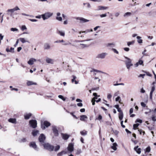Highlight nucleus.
<instances>
[{
  "label": "nucleus",
  "mask_w": 156,
  "mask_h": 156,
  "mask_svg": "<svg viewBox=\"0 0 156 156\" xmlns=\"http://www.w3.org/2000/svg\"><path fill=\"white\" fill-rule=\"evenodd\" d=\"M108 7H105L102 6H99L98 7V10H105L108 9Z\"/></svg>",
  "instance_id": "nucleus-22"
},
{
  "label": "nucleus",
  "mask_w": 156,
  "mask_h": 156,
  "mask_svg": "<svg viewBox=\"0 0 156 156\" xmlns=\"http://www.w3.org/2000/svg\"><path fill=\"white\" fill-rule=\"evenodd\" d=\"M12 31H18V30L16 28H11L10 29Z\"/></svg>",
  "instance_id": "nucleus-44"
},
{
  "label": "nucleus",
  "mask_w": 156,
  "mask_h": 156,
  "mask_svg": "<svg viewBox=\"0 0 156 156\" xmlns=\"http://www.w3.org/2000/svg\"><path fill=\"white\" fill-rule=\"evenodd\" d=\"M36 61V59L34 58H31L30 59L29 61L28 62V63L29 65H32L33 64L34 62Z\"/></svg>",
  "instance_id": "nucleus-17"
},
{
  "label": "nucleus",
  "mask_w": 156,
  "mask_h": 156,
  "mask_svg": "<svg viewBox=\"0 0 156 156\" xmlns=\"http://www.w3.org/2000/svg\"><path fill=\"white\" fill-rule=\"evenodd\" d=\"M58 33L61 36H64L65 35V33L64 32L62 31H58Z\"/></svg>",
  "instance_id": "nucleus-36"
},
{
  "label": "nucleus",
  "mask_w": 156,
  "mask_h": 156,
  "mask_svg": "<svg viewBox=\"0 0 156 156\" xmlns=\"http://www.w3.org/2000/svg\"><path fill=\"white\" fill-rule=\"evenodd\" d=\"M137 38L138 39L137 42L139 44H141L142 43L143 40H142L141 39V37L139 36H138L137 37Z\"/></svg>",
  "instance_id": "nucleus-26"
},
{
  "label": "nucleus",
  "mask_w": 156,
  "mask_h": 156,
  "mask_svg": "<svg viewBox=\"0 0 156 156\" xmlns=\"http://www.w3.org/2000/svg\"><path fill=\"white\" fill-rule=\"evenodd\" d=\"M52 130L54 135L57 136L58 135V130L55 126H53Z\"/></svg>",
  "instance_id": "nucleus-6"
},
{
  "label": "nucleus",
  "mask_w": 156,
  "mask_h": 156,
  "mask_svg": "<svg viewBox=\"0 0 156 156\" xmlns=\"http://www.w3.org/2000/svg\"><path fill=\"white\" fill-rule=\"evenodd\" d=\"M27 29L25 25H23L22 26L21 29L22 31Z\"/></svg>",
  "instance_id": "nucleus-42"
},
{
  "label": "nucleus",
  "mask_w": 156,
  "mask_h": 156,
  "mask_svg": "<svg viewBox=\"0 0 156 156\" xmlns=\"http://www.w3.org/2000/svg\"><path fill=\"white\" fill-rule=\"evenodd\" d=\"M58 97L59 98L62 99L63 101H65L66 100V98L64 97L62 95H59L58 96Z\"/></svg>",
  "instance_id": "nucleus-35"
},
{
  "label": "nucleus",
  "mask_w": 156,
  "mask_h": 156,
  "mask_svg": "<svg viewBox=\"0 0 156 156\" xmlns=\"http://www.w3.org/2000/svg\"><path fill=\"white\" fill-rule=\"evenodd\" d=\"M81 152L80 150H77V151L76 152V154H80L81 153Z\"/></svg>",
  "instance_id": "nucleus-64"
},
{
  "label": "nucleus",
  "mask_w": 156,
  "mask_h": 156,
  "mask_svg": "<svg viewBox=\"0 0 156 156\" xmlns=\"http://www.w3.org/2000/svg\"><path fill=\"white\" fill-rule=\"evenodd\" d=\"M155 89V87L154 86H153V87H152L151 88V90L150 93V99H152V95H153V92L154 91Z\"/></svg>",
  "instance_id": "nucleus-14"
},
{
  "label": "nucleus",
  "mask_w": 156,
  "mask_h": 156,
  "mask_svg": "<svg viewBox=\"0 0 156 156\" xmlns=\"http://www.w3.org/2000/svg\"><path fill=\"white\" fill-rule=\"evenodd\" d=\"M146 74L149 76H152V75L150 74L149 72H145Z\"/></svg>",
  "instance_id": "nucleus-53"
},
{
  "label": "nucleus",
  "mask_w": 156,
  "mask_h": 156,
  "mask_svg": "<svg viewBox=\"0 0 156 156\" xmlns=\"http://www.w3.org/2000/svg\"><path fill=\"white\" fill-rule=\"evenodd\" d=\"M43 145L44 149L50 151H53L54 148V147L53 146L48 143L43 144Z\"/></svg>",
  "instance_id": "nucleus-1"
},
{
  "label": "nucleus",
  "mask_w": 156,
  "mask_h": 156,
  "mask_svg": "<svg viewBox=\"0 0 156 156\" xmlns=\"http://www.w3.org/2000/svg\"><path fill=\"white\" fill-rule=\"evenodd\" d=\"M80 133L82 135L85 136L87 134V132L85 130H84L82 131H80Z\"/></svg>",
  "instance_id": "nucleus-30"
},
{
  "label": "nucleus",
  "mask_w": 156,
  "mask_h": 156,
  "mask_svg": "<svg viewBox=\"0 0 156 156\" xmlns=\"http://www.w3.org/2000/svg\"><path fill=\"white\" fill-rule=\"evenodd\" d=\"M29 20L32 22H36L37 21V20L34 19H29Z\"/></svg>",
  "instance_id": "nucleus-60"
},
{
  "label": "nucleus",
  "mask_w": 156,
  "mask_h": 156,
  "mask_svg": "<svg viewBox=\"0 0 156 156\" xmlns=\"http://www.w3.org/2000/svg\"><path fill=\"white\" fill-rule=\"evenodd\" d=\"M32 114L31 113H29L28 114H26L24 115V118L25 119L27 120L30 119V118Z\"/></svg>",
  "instance_id": "nucleus-15"
},
{
  "label": "nucleus",
  "mask_w": 156,
  "mask_h": 156,
  "mask_svg": "<svg viewBox=\"0 0 156 156\" xmlns=\"http://www.w3.org/2000/svg\"><path fill=\"white\" fill-rule=\"evenodd\" d=\"M56 19L59 21L62 20V18L61 17H57Z\"/></svg>",
  "instance_id": "nucleus-46"
},
{
  "label": "nucleus",
  "mask_w": 156,
  "mask_h": 156,
  "mask_svg": "<svg viewBox=\"0 0 156 156\" xmlns=\"http://www.w3.org/2000/svg\"><path fill=\"white\" fill-rule=\"evenodd\" d=\"M107 16L106 13L104 14H101L100 15V16L101 17H103L106 16Z\"/></svg>",
  "instance_id": "nucleus-54"
},
{
  "label": "nucleus",
  "mask_w": 156,
  "mask_h": 156,
  "mask_svg": "<svg viewBox=\"0 0 156 156\" xmlns=\"http://www.w3.org/2000/svg\"><path fill=\"white\" fill-rule=\"evenodd\" d=\"M62 137L64 140H67L69 137V135L66 133H62Z\"/></svg>",
  "instance_id": "nucleus-12"
},
{
  "label": "nucleus",
  "mask_w": 156,
  "mask_h": 156,
  "mask_svg": "<svg viewBox=\"0 0 156 156\" xmlns=\"http://www.w3.org/2000/svg\"><path fill=\"white\" fill-rule=\"evenodd\" d=\"M72 77H73V79L72 80V83H73V82H74L75 84H77L78 83V81L75 80L76 79V77L74 75H73Z\"/></svg>",
  "instance_id": "nucleus-24"
},
{
  "label": "nucleus",
  "mask_w": 156,
  "mask_h": 156,
  "mask_svg": "<svg viewBox=\"0 0 156 156\" xmlns=\"http://www.w3.org/2000/svg\"><path fill=\"white\" fill-rule=\"evenodd\" d=\"M125 130L128 133H129L130 134H131V132L128 129H125Z\"/></svg>",
  "instance_id": "nucleus-56"
},
{
  "label": "nucleus",
  "mask_w": 156,
  "mask_h": 156,
  "mask_svg": "<svg viewBox=\"0 0 156 156\" xmlns=\"http://www.w3.org/2000/svg\"><path fill=\"white\" fill-rule=\"evenodd\" d=\"M70 114L75 118L76 119H77V117H76V116L74 115V113L73 112H71L70 113Z\"/></svg>",
  "instance_id": "nucleus-58"
},
{
  "label": "nucleus",
  "mask_w": 156,
  "mask_h": 156,
  "mask_svg": "<svg viewBox=\"0 0 156 156\" xmlns=\"http://www.w3.org/2000/svg\"><path fill=\"white\" fill-rule=\"evenodd\" d=\"M45 139V136L43 134H41L39 136L38 140L41 144H44V140Z\"/></svg>",
  "instance_id": "nucleus-4"
},
{
  "label": "nucleus",
  "mask_w": 156,
  "mask_h": 156,
  "mask_svg": "<svg viewBox=\"0 0 156 156\" xmlns=\"http://www.w3.org/2000/svg\"><path fill=\"white\" fill-rule=\"evenodd\" d=\"M50 46L48 43H45L44 44V49H48L50 48Z\"/></svg>",
  "instance_id": "nucleus-20"
},
{
  "label": "nucleus",
  "mask_w": 156,
  "mask_h": 156,
  "mask_svg": "<svg viewBox=\"0 0 156 156\" xmlns=\"http://www.w3.org/2000/svg\"><path fill=\"white\" fill-rule=\"evenodd\" d=\"M95 101H96V100H94V99H92L91 100V102H92V104L93 105H94L95 104Z\"/></svg>",
  "instance_id": "nucleus-52"
},
{
  "label": "nucleus",
  "mask_w": 156,
  "mask_h": 156,
  "mask_svg": "<svg viewBox=\"0 0 156 156\" xmlns=\"http://www.w3.org/2000/svg\"><path fill=\"white\" fill-rule=\"evenodd\" d=\"M66 154V152L64 151H62L61 152L58 153L57 154L58 156H61L63 154Z\"/></svg>",
  "instance_id": "nucleus-28"
},
{
  "label": "nucleus",
  "mask_w": 156,
  "mask_h": 156,
  "mask_svg": "<svg viewBox=\"0 0 156 156\" xmlns=\"http://www.w3.org/2000/svg\"><path fill=\"white\" fill-rule=\"evenodd\" d=\"M27 85L28 86H30L33 85H37V83L34 82L32 81H28L27 83Z\"/></svg>",
  "instance_id": "nucleus-19"
},
{
  "label": "nucleus",
  "mask_w": 156,
  "mask_h": 156,
  "mask_svg": "<svg viewBox=\"0 0 156 156\" xmlns=\"http://www.w3.org/2000/svg\"><path fill=\"white\" fill-rule=\"evenodd\" d=\"M143 61L142 60H139V61H138V62L137 63H136V65L137 66H138V64L141 65H143Z\"/></svg>",
  "instance_id": "nucleus-32"
},
{
  "label": "nucleus",
  "mask_w": 156,
  "mask_h": 156,
  "mask_svg": "<svg viewBox=\"0 0 156 156\" xmlns=\"http://www.w3.org/2000/svg\"><path fill=\"white\" fill-rule=\"evenodd\" d=\"M46 62L48 63L53 64V60L51 58H47L46 59Z\"/></svg>",
  "instance_id": "nucleus-21"
},
{
  "label": "nucleus",
  "mask_w": 156,
  "mask_h": 156,
  "mask_svg": "<svg viewBox=\"0 0 156 156\" xmlns=\"http://www.w3.org/2000/svg\"><path fill=\"white\" fill-rule=\"evenodd\" d=\"M119 117L120 120L121 121L122 119L123 118V113L121 112L119 114Z\"/></svg>",
  "instance_id": "nucleus-27"
},
{
  "label": "nucleus",
  "mask_w": 156,
  "mask_h": 156,
  "mask_svg": "<svg viewBox=\"0 0 156 156\" xmlns=\"http://www.w3.org/2000/svg\"><path fill=\"white\" fill-rule=\"evenodd\" d=\"M135 122H138L141 123L142 122V120L140 119H137L136 120Z\"/></svg>",
  "instance_id": "nucleus-50"
},
{
  "label": "nucleus",
  "mask_w": 156,
  "mask_h": 156,
  "mask_svg": "<svg viewBox=\"0 0 156 156\" xmlns=\"http://www.w3.org/2000/svg\"><path fill=\"white\" fill-rule=\"evenodd\" d=\"M150 147H148L146 149L145 152H149L150 151Z\"/></svg>",
  "instance_id": "nucleus-39"
},
{
  "label": "nucleus",
  "mask_w": 156,
  "mask_h": 156,
  "mask_svg": "<svg viewBox=\"0 0 156 156\" xmlns=\"http://www.w3.org/2000/svg\"><path fill=\"white\" fill-rule=\"evenodd\" d=\"M87 117L85 115H81L80 117V120L81 121L84 122H87Z\"/></svg>",
  "instance_id": "nucleus-8"
},
{
  "label": "nucleus",
  "mask_w": 156,
  "mask_h": 156,
  "mask_svg": "<svg viewBox=\"0 0 156 156\" xmlns=\"http://www.w3.org/2000/svg\"><path fill=\"white\" fill-rule=\"evenodd\" d=\"M123 121L121 120V124L122 127L123 128H125V126L124 125H123Z\"/></svg>",
  "instance_id": "nucleus-47"
},
{
  "label": "nucleus",
  "mask_w": 156,
  "mask_h": 156,
  "mask_svg": "<svg viewBox=\"0 0 156 156\" xmlns=\"http://www.w3.org/2000/svg\"><path fill=\"white\" fill-rule=\"evenodd\" d=\"M134 41H131L128 42L127 43V45L128 46H129L131 44H134Z\"/></svg>",
  "instance_id": "nucleus-38"
},
{
  "label": "nucleus",
  "mask_w": 156,
  "mask_h": 156,
  "mask_svg": "<svg viewBox=\"0 0 156 156\" xmlns=\"http://www.w3.org/2000/svg\"><path fill=\"white\" fill-rule=\"evenodd\" d=\"M131 15V13L130 12H127L124 15V16H130Z\"/></svg>",
  "instance_id": "nucleus-37"
},
{
  "label": "nucleus",
  "mask_w": 156,
  "mask_h": 156,
  "mask_svg": "<svg viewBox=\"0 0 156 156\" xmlns=\"http://www.w3.org/2000/svg\"><path fill=\"white\" fill-rule=\"evenodd\" d=\"M117 146V144L116 143H114L113 144V146L111 147V148L114 151H115L117 149L116 147Z\"/></svg>",
  "instance_id": "nucleus-23"
},
{
  "label": "nucleus",
  "mask_w": 156,
  "mask_h": 156,
  "mask_svg": "<svg viewBox=\"0 0 156 156\" xmlns=\"http://www.w3.org/2000/svg\"><path fill=\"white\" fill-rule=\"evenodd\" d=\"M138 131L139 132L140 134H142V133H143V135H144V134L145 133V132L144 131H143V130H142L141 129H138Z\"/></svg>",
  "instance_id": "nucleus-41"
},
{
  "label": "nucleus",
  "mask_w": 156,
  "mask_h": 156,
  "mask_svg": "<svg viewBox=\"0 0 156 156\" xmlns=\"http://www.w3.org/2000/svg\"><path fill=\"white\" fill-rule=\"evenodd\" d=\"M19 43V39H17L16 41V44L14 45V46L16 47Z\"/></svg>",
  "instance_id": "nucleus-57"
},
{
  "label": "nucleus",
  "mask_w": 156,
  "mask_h": 156,
  "mask_svg": "<svg viewBox=\"0 0 156 156\" xmlns=\"http://www.w3.org/2000/svg\"><path fill=\"white\" fill-rule=\"evenodd\" d=\"M8 121L13 123L16 124V119L15 118H10L8 119Z\"/></svg>",
  "instance_id": "nucleus-18"
},
{
  "label": "nucleus",
  "mask_w": 156,
  "mask_h": 156,
  "mask_svg": "<svg viewBox=\"0 0 156 156\" xmlns=\"http://www.w3.org/2000/svg\"><path fill=\"white\" fill-rule=\"evenodd\" d=\"M133 108H131L129 110V114H131L133 112Z\"/></svg>",
  "instance_id": "nucleus-55"
},
{
  "label": "nucleus",
  "mask_w": 156,
  "mask_h": 156,
  "mask_svg": "<svg viewBox=\"0 0 156 156\" xmlns=\"http://www.w3.org/2000/svg\"><path fill=\"white\" fill-rule=\"evenodd\" d=\"M80 20L81 21H82L84 23V22H88L89 21V20H87V19H84L83 18H81L80 19Z\"/></svg>",
  "instance_id": "nucleus-33"
},
{
  "label": "nucleus",
  "mask_w": 156,
  "mask_h": 156,
  "mask_svg": "<svg viewBox=\"0 0 156 156\" xmlns=\"http://www.w3.org/2000/svg\"><path fill=\"white\" fill-rule=\"evenodd\" d=\"M19 10H20V9L18 6H16L12 9H9L8 10L7 12H10L12 14V13L14 12L15 11Z\"/></svg>",
  "instance_id": "nucleus-9"
},
{
  "label": "nucleus",
  "mask_w": 156,
  "mask_h": 156,
  "mask_svg": "<svg viewBox=\"0 0 156 156\" xmlns=\"http://www.w3.org/2000/svg\"><path fill=\"white\" fill-rule=\"evenodd\" d=\"M14 48L12 47L10 49H9L8 48H7L6 49V51L8 52H10L12 53H14Z\"/></svg>",
  "instance_id": "nucleus-25"
},
{
  "label": "nucleus",
  "mask_w": 156,
  "mask_h": 156,
  "mask_svg": "<svg viewBox=\"0 0 156 156\" xmlns=\"http://www.w3.org/2000/svg\"><path fill=\"white\" fill-rule=\"evenodd\" d=\"M78 106L79 107H82L83 106V104L81 103H78L77 104Z\"/></svg>",
  "instance_id": "nucleus-59"
},
{
  "label": "nucleus",
  "mask_w": 156,
  "mask_h": 156,
  "mask_svg": "<svg viewBox=\"0 0 156 156\" xmlns=\"http://www.w3.org/2000/svg\"><path fill=\"white\" fill-rule=\"evenodd\" d=\"M38 131L37 130H33L32 133V134L34 136H36L38 132Z\"/></svg>",
  "instance_id": "nucleus-29"
},
{
  "label": "nucleus",
  "mask_w": 156,
  "mask_h": 156,
  "mask_svg": "<svg viewBox=\"0 0 156 156\" xmlns=\"http://www.w3.org/2000/svg\"><path fill=\"white\" fill-rule=\"evenodd\" d=\"M29 146L34 148L35 149H36L37 148V146L36 143L34 142H31L29 144Z\"/></svg>",
  "instance_id": "nucleus-10"
},
{
  "label": "nucleus",
  "mask_w": 156,
  "mask_h": 156,
  "mask_svg": "<svg viewBox=\"0 0 156 156\" xmlns=\"http://www.w3.org/2000/svg\"><path fill=\"white\" fill-rule=\"evenodd\" d=\"M112 95L111 94H108L107 96V98L108 99H111V98H112Z\"/></svg>",
  "instance_id": "nucleus-51"
},
{
  "label": "nucleus",
  "mask_w": 156,
  "mask_h": 156,
  "mask_svg": "<svg viewBox=\"0 0 156 156\" xmlns=\"http://www.w3.org/2000/svg\"><path fill=\"white\" fill-rule=\"evenodd\" d=\"M112 50L115 53L118 54L119 53L118 51L115 49L112 48Z\"/></svg>",
  "instance_id": "nucleus-45"
},
{
  "label": "nucleus",
  "mask_w": 156,
  "mask_h": 156,
  "mask_svg": "<svg viewBox=\"0 0 156 156\" xmlns=\"http://www.w3.org/2000/svg\"><path fill=\"white\" fill-rule=\"evenodd\" d=\"M60 148V146L59 145H58L56 146L55 148V151H57L58 150H59Z\"/></svg>",
  "instance_id": "nucleus-40"
},
{
  "label": "nucleus",
  "mask_w": 156,
  "mask_h": 156,
  "mask_svg": "<svg viewBox=\"0 0 156 156\" xmlns=\"http://www.w3.org/2000/svg\"><path fill=\"white\" fill-rule=\"evenodd\" d=\"M139 126V124L138 123L134 124L133 125V129L134 130L136 129H137V127Z\"/></svg>",
  "instance_id": "nucleus-31"
},
{
  "label": "nucleus",
  "mask_w": 156,
  "mask_h": 156,
  "mask_svg": "<svg viewBox=\"0 0 156 156\" xmlns=\"http://www.w3.org/2000/svg\"><path fill=\"white\" fill-rule=\"evenodd\" d=\"M107 54L105 53H102L101 54H98L97 57L98 58H105Z\"/></svg>",
  "instance_id": "nucleus-13"
},
{
  "label": "nucleus",
  "mask_w": 156,
  "mask_h": 156,
  "mask_svg": "<svg viewBox=\"0 0 156 156\" xmlns=\"http://www.w3.org/2000/svg\"><path fill=\"white\" fill-rule=\"evenodd\" d=\"M19 40L23 43H24L26 42L25 39L23 38H19Z\"/></svg>",
  "instance_id": "nucleus-34"
},
{
  "label": "nucleus",
  "mask_w": 156,
  "mask_h": 156,
  "mask_svg": "<svg viewBox=\"0 0 156 156\" xmlns=\"http://www.w3.org/2000/svg\"><path fill=\"white\" fill-rule=\"evenodd\" d=\"M138 146H136L134 147V149L135 151H136V152L138 154H140L141 153V149L140 148H138Z\"/></svg>",
  "instance_id": "nucleus-16"
},
{
  "label": "nucleus",
  "mask_w": 156,
  "mask_h": 156,
  "mask_svg": "<svg viewBox=\"0 0 156 156\" xmlns=\"http://www.w3.org/2000/svg\"><path fill=\"white\" fill-rule=\"evenodd\" d=\"M97 119L98 120H101L102 119V116L100 115H99L98 116V118H97Z\"/></svg>",
  "instance_id": "nucleus-43"
},
{
  "label": "nucleus",
  "mask_w": 156,
  "mask_h": 156,
  "mask_svg": "<svg viewBox=\"0 0 156 156\" xmlns=\"http://www.w3.org/2000/svg\"><path fill=\"white\" fill-rule=\"evenodd\" d=\"M51 125V123L47 121H45L43 122H41V128L43 130H44L46 128H48Z\"/></svg>",
  "instance_id": "nucleus-2"
},
{
  "label": "nucleus",
  "mask_w": 156,
  "mask_h": 156,
  "mask_svg": "<svg viewBox=\"0 0 156 156\" xmlns=\"http://www.w3.org/2000/svg\"><path fill=\"white\" fill-rule=\"evenodd\" d=\"M141 105L143 107H145L146 106V105L143 102L141 103Z\"/></svg>",
  "instance_id": "nucleus-48"
},
{
  "label": "nucleus",
  "mask_w": 156,
  "mask_h": 156,
  "mask_svg": "<svg viewBox=\"0 0 156 156\" xmlns=\"http://www.w3.org/2000/svg\"><path fill=\"white\" fill-rule=\"evenodd\" d=\"M124 83H116L115 84H114V85L115 86H118V85H124Z\"/></svg>",
  "instance_id": "nucleus-49"
},
{
  "label": "nucleus",
  "mask_w": 156,
  "mask_h": 156,
  "mask_svg": "<svg viewBox=\"0 0 156 156\" xmlns=\"http://www.w3.org/2000/svg\"><path fill=\"white\" fill-rule=\"evenodd\" d=\"M52 15V13L47 12L42 15L41 16L43 20H45L49 18Z\"/></svg>",
  "instance_id": "nucleus-5"
},
{
  "label": "nucleus",
  "mask_w": 156,
  "mask_h": 156,
  "mask_svg": "<svg viewBox=\"0 0 156 156\" xmlns=\"http://www.w3.org/2000/svg\"><path fill=\"white\" fill-rule=\"evenodd\" d=\"M120 99V98L119 96H118L115 99L116 101H119Z\"/></svg>",
  "instance_id": "nucleus-62"
},
{
  "label": "nucleus",
  "mask_w": 156,
  "mask_h": 156,
  "mask_svg": "<svg viewBox=\"0 0 156 156\" xmlns=\"http://www.w3.org/2000/svg\"><path fill=\"white\" fill-rule=\"evenodd\" d=\"M126 58L128 59L129 61L126 63V67L127 69H129L130 67L133 65L131 63V61L130 59L127 58V57H126Z\"/></svg>",
  "instance_id": "nucleus-11"
},
{
  "label": "nucleus",
  "mask_w": 156,
  "mask_h": 156,
  "mask_svg": "<svg viewBox=\"0 0 156 156\" xmlns=\"http://www.w3.org/2000/svg\"><path fill=\"white\" fill-rule=\"evenodd\" d=\"M124 50L126 51H129V49L128 48H125L124 49Z\"/></svg>",
  "instance_id": "nucleus-63"
},
{
  "label": "nucleus",
  "mask_w": 156,
  "mask_h": 156,
  "mask_svg": "<svg viewBox=\"0 0 156 156\" xmlns=\"http://www.w3.org/2000/svg\"><path fill=\"white\" fill-rule=\"evenodd\" d=\"M117 110H118V111L119 112V113L123 112L121 110V108H119L117 109Z\"/></svg>",
  "instance_id": "nucleus-61"
},
{
  "label": "nucleus",
  "mask_w": 156,
  "mask_h": 156,
  "mask_svg": "<svg viewBox=\"0 0 156 156\" xmlns=\"http://www.w3.org/2000/svg\"><path fill=\"white\" fill-rule=\"evenodd\" d=\"M29 124L30 127L33 128H35L37 127V122L35 119H32L29 121Z\"/></svg>",
  "instance_id": "nucleus-3"
},
{
  "label": "nucleus",
  "mask_w": 156,
  "mask_h": 156,
  "mask_svg": "<svg viewBox=\"0 0 156 156\" xmlns=\"http://www.w3.org/2000/svg\"><path fill=\"white\" fill-rule=\"evenodd\" d=\"M68 150L72 152L74 150L73 144L72 143H70L69 144L67 147Z\"/></svg>",
  "instance_id": "nucleus-7"
}]
</instances>
